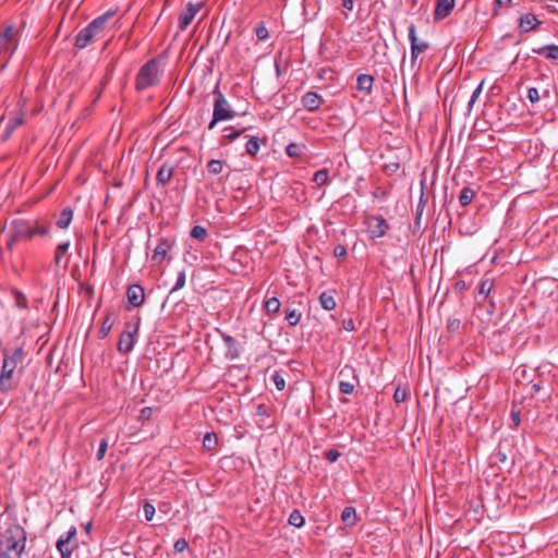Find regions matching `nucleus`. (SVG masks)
I'll use <instances>...</instances> for the list:
<instances>
[{
    "mask_svg": "<svg viewBox=\"0 0 558 558\" xmlns=\"http://www.w3.org/2000/svg\"><path fill=\"white\" fill-rule=\"evenodd\" d=\"M143 511H144V514H145V519L147 521H151L154 515H155L156 509H155L153 504L145 502L144 506H143Z\"/></svg>",
    "mask_w": 558,
    "mask_h": 558,
    "instance_id": "obj_45",
    "label": "nucleus"
},
{
    "mask_svg": "<svg viewBox=\"0 0 558 558\" xmlns=\"http://www.w3.org/2000/svg\"><path fill=\"white\" fill-rule=\"evenodd\" d=\"M19 240H21V239L20 238H15V233L11 231V234H10L8 241H7L8 248L11 250Z\"/></svg>",
    "mask_w": 558,
    "mask_h": 558,
    "instance_id": "obj_55",
    "label": "nucleus"
},
{
    "mask_svg": "<svg viewBox=\"0 0 558 558\" xmlns=\"http://www.w3.org/2000/svg\"><path fill=\"white\" fill-rule=\"evenodd\" d=\"M90 527H92V522H88L85 526L87 533L89 532Z\"/></svg>",
    "mask_w": 558,
    "mask_h": 558,
    "instance_id": "obj_62",
    "label": "nucleus"
},
{
    "mask_svg": "<svg viewBox=\"0 0 558 558\" xmlns=\"http://www.w3.org/2000/svg\"><path fill=\"white\" fill-rule=\"evenodd\" d=\"M19 43V29L13 26H7L0 32V60L12 54Z\"/></svg>",
    "mask_w": 558,
    "mask_h": 558,
    "instance_id": "obj_6",
    "label": "nucleus"
},
{
    "mask_svg": "<svg viewBox=\"0 0 558 558\" xmlns=\"http://www.w3.org/2000/svg\"><path fill=\"white\" fill-rule=\"evenodd\" d=\"M323 102V97L316 92H307L301 98L302 106L311 112L317 111Z\"/></svg>",
    "mask_w": 558,
    "mask_h": 558,
    "instance_id": "obj_13",
    "label": "nucleus"
},
{
    "mask_svg": "<svg viewBox=\"0 0 558 558\" xmlns=\"http://www.w3.org/2000/svg\"><path fill=\"white\" fill-rule=\"evenodd\" d=\"M57 226L61 229H65L70 226V209L64 208L61 213L59 220L57 221Z\"/></svg>",
    "mask_w": 558,
    "mask_h": 558,
    "instance_id": "obj_40",
    "label": "nucleus"
},
{
    "mask_svg": "<svg viewBox=\"0 0 558 558\" xmlns=\"http://www.w3.org/2000/svg\"><path fill=\"white\" fill-rule=\"evenodd\" d=\"M75 534H76V530L74 527H72V532H71L72 538H74Z\"/></svg>",
    "mask_w": 558,
    "mask_h": 558,
    "instance_id": "obj_63",
    "label": "nucleus"
},
{
    "mask_svg": "<svg viewBox=\"0 0 558 558\" xmlns=\"http://www.w3.org/2000/svg\"><path fill=\"white\" fill-rule=\"evenodd\" d=\"M173 172H174V169L172 166H170L168 163H163L157 172V177H156L157 184L161 185V186H166L171 181V179L173 177Z\"/></svg>",
    "mask_w": 558,
    "mask_h": 558,
    "instance_id": "obj_19",
    "label": "nucleus"
},
{
    "mask_svg": "<svg viewBox=\"0 0 558 558\" xmlns=\"http://www.w3.org/2000/svg\"><path fill=\"white\" fill-rule=\"evenodd\" d=\"M483 86H484V81H482L477 87L473 90L472 95H471V98L469 100V104H468V111L470 112L474 106V104L476 102V100L478 99L480 95L482 94L483 92Z\"/></svg>",
    "mask_w": 558,
    "mask_h": 558,
    "instance_id": "obj_38",
    "label": "nucleus"
},
{
    "mask_svg": "<svg viewBox=\"0 0 558 558\" xmlns=\"http://www.w3.org/2000/svg\"><path fill=\"white\" fill-rule=\"evenodd\" d=\"M343 328L348 331H352L355 329L354 323L352 319L343 320Z\"/></svg>",
    "mask_w": 558,
    "mask_h": 558,
    "instance_id": "obj_58",
    "label": "nucleus"
},
{
    "mask_svg": "<svg viewBox=\"0 0 558 558\" xmlns=\"http://www.w3.org/2000/svg\"><path fill=\"white\" fill-rule=\"evenodd\" d=\"M511 3V0H495L494 13L497 14V8L502 5H508Z\"/></svg>",
    "mask_w": 558,
    "mask_h": 558,
    "instance_id": "obj_57",
    "label": "nucleus"
},
{
    "mask_svg": "<svg viewBox=\"0 0 558 558\" xmlns=\"http://www.w3.org/2000/svg\"><path fill=\"white\" fill-rule=\"evenodd\" d=\"M280 301L276 296H272L265 302L264 308L267 314L274 315L280 311Z\"/></svg>",
    "mask_w": 558,
    "mask_h": 558,
    "instance_id": "obj_31",
    "label": "nucleus"
},
{
    "mask_svg": "<svg viewBox=\"0 0 558 558\" xmlns=\"http://www.w3.org/2000/svg\"><path fill=\"white\" fill-rule=\"evenodd\" d=\"M185 284V272L184 271H180L178 274V277H177V281L173 286V288L171 289V291H177V290H180L184 287Z\"/></svg>",
    "mask_w": 558,
    "mask_h": 558,
    "instance_id": "obj_49",
    "label": "nucleus"
},
{
    "mask_svg": "<svg viewBox=\"0 0 558 558\" xmlns=\"http://www.w3.org/2000/svg\"><path fill=\"white\" fill-rule=\"evenodd\" d=\"M69 243L64 242L59 244L56 247L53 255L54 269L58 274H62L63 276L66 274L68 266L70 263Z\"/></svg>",
    "mask_w": 558,
    "mask_h": 558,
    "instance_id": "obj_9",
    "label": "nucleus"
},
{
    "mask_svg": "<svg viewBox=\"0 0 558 558\" xmlns=\"http://www.w3.org/2000/svg\"><path fill=\"white\" fill-rule=\"evenodd\" d=\"M527 99L532 102V104H536L541 99V96H539V93H538V89L536 87H530L527 89Z\"/></svg>",
    "mask_w": 558,
    "mask_h": 558,
    "instance_id": "obj_47",
    "label": "nucleus"
},
{
    "mask_svg": "<svg viewBox=\"0 0 558 558\" xmlns=\"http://www.w3.org/2000/svg\"><path fill=\"white\" fill-rule=\"evenodd\" d=\"M533 53L545 57L549 60H558V45L550 44L532 49Z\"/></svg>",
    "mask_w": 558,
    "mask_h": 558,
    "instance_id": "obj_20",
    "label": "nucleus"
},
{
    "mask_svg": "<svg viewBox=\"0 0 558 558\" xmlns=\"http://www.w3.org/2000/svg\"><path fill=\"white\" fill-rule=\"evenodd\" d=\"M202 8H203V3L190 2L186 5L185 10L183 12H181L178 17L179 28L181 31H185L189 27V25L192 23V21L194 20L195 15L201 11Z\"/></svg>",
    "mask_w": 558,
    "mask_h": 558,
    "instance_id": "obj_12",
    "label": "nucleus"
},
{
    "mask_svg": "<svg viewBox=\"0 0 558 558\" xmlns=\"http://www.w3.org/2000/svg\"><path fill=\"white\" fill-rule=\"evenodd\" d=\"M116 14L114 11H107L97 16L86 27H84L75 37V47L86 48L92 40L105 28L106 23Z\"/></svg>",
    "mask_w": 558,
    "mask_h": 558,
    "instance_id": "obj_2",
    "label": "nucleus"
},
{
    "mask_svg": "<svg viewBox=\"0 0 558 558\" xmlns=\"http://www.w3.org/2000/svg\"><path fill=\"white\" fill-rule=\"evenodd\" d=\"M347 247L344 245L338 244L333 247V255L339 258H344L347 256Z\"/></svg>",
    "mask_w": 558,
    "mask_h": 558,
    "instance_id": "obj_52",
    "label": "nucleus"
},
{
    "mask_svg": "<svg viewBox=\"0 0 558 558\" xmlns=\"http://www.w3.org/2000/svg\"><path fill=\"white\" fill-rule=\"evenodd\" d=\"M399 169H400V163L396 160L386 162L384 165V171L389 174L396 173Z\"/></svg>",
    "mask_w": 558,
    "mask_h": 558,
    "instance_id": "obj_46",
    "label": "nucleus"
},
{
    "mask_svg": "<svg viewBox=\"0 0 558 558\" xmlns=\"http://www.w3.org/2000/svg\"><path fill=\"white\" fill-rule=\"evenodd\" d=\"M112 326H113V320L111 318V314L110 313H107L104 320H102V324H101V327L99 329V338L100 339H104L108 336V333L110 332V330L112 329Z\"/></svg>",
    "mask_w": 558,
    "mask_h": 558,
    "instance_id": "obj_29",
    "label": "nucleus"
},
{
    "mask_svg": "<svg viewBox=\"0 0 558 558\" xmlns=\"http://www.w3.org/2000/svg\"><path fill=\"white\" fill-rule=\"evenodd\" d=\"M336 291H324L319 295V304L325 311H332L336 308V300H335Z\"/></svg>",
    "mask_w": 558,
    "mask_h": 558,
    "instance_id": "obj_21",
    "label": "nucleus"
},
{
    "mask_svg": "<svg viewBox=\"0 0 558 558\" xmlns=\"http://www.w3.org/2000/svg\"><path fill=\"white\" fill-rule=\"evenodd\" d=\"M339 390L343 395H351L354 390V385L349 381H340Z\"/></svg>",
    "mask_w": 558,
    "mask_h": 558,
    "instance_id": "obj_48",
    "label": "nucleus"
},
{
    "mask_svg": "<svg viewBox=\"0 0 558 558\" xmlns=\"http://www.w3.org/2000/svg\"><path fill=\"white\" fill-rule=\"evenodd\" d=\"M140 323L126 324L125 330L121 333L118 341V351L121 353H129L133 350L134 338L138 332Z\"/></svg>",
    "mask_w": 558,
    "mask_h": 558,
    "instance_id": "obj_8",
    "label": "nucleus"
},
{
    "mask_svg": "<svg viewBox=\"0 0 558 558\" xmlns=\"http://www.w3.org/2000/svg\"><path fill=\"white\" fill-rule=\"evenodd\" d=\"M357 89L369 95L374 85V77L369 74H360L356 80Z\"/></svg>",
    "mask_w": 558,
    "mask_h": 558,
    "instance_id": "obj_22",
    "label": "nucleus"
},
{
    "mask_svg": "<svg viewBox=\"0 0 558 558\" xmlns=\"http://www.w3.org/2000/svg\"><path fill=\"white\" fill-rule=\"evenodd\" d=\"M341 4L343 8H345L349 11H352L353 7H354L353 0H342Z\"/></svg>",
    "mask_w": 558,
    "mask_h": 558,
    "instance_id": "obj_59",
    "label": "nucleus"
},
{
    "mask_svg": "<svg viewBox=\"0 0 558 558\" xmlns=\"http://www.w3.org/2000/svg\"><path fill=\"white\" fill-rule=\"evenodd\" d=\"M32 222L33 236L46 235L49 231V225L41 219H35Z\"/></svg>",
    "mask_w": 558,
    "mask_h": 558,
    "instance_id": "obj_25",
    "label": "nucleus"
},
{
    "mask_svg": "<svg viewBox=\"0 0 558 558\" xmlns=\"http://www.w3.org/2000/svg\"><path fill=\"white\" fill-rule=\"evenodd\" d=\"M56 547L61 558H70V531L60 536Z\"/></svg>",
    "mask_w": 558,
    "mask_h": 558,
    "instance_id": "obj_23",
    "label": "nucleus"
},
{
    "mask_svg": "<svg viewBox=\"0 0 558 558\" xmlns=\"http://www.w3.org/2000/svg\"><path fill=\"white\" fill-rule=\"evenodd\" d=\"M85 114H89V108L84 109Z\"/></svg>",
    "mask_w": 558,
    "mask_h": 558,
    "instance_id": "obj_64",
    "label": "nucleus"
},
{
    "mask_svg": "<svg viewBox=\"0 0 558 558\" xmlns=\"http://www.w3.org/2000/svg\"><path fill=\"white\" fill-rule=\"evenodd\" d=\"M341 520L348 525H354L357 521L355 509L353 507H345L342 511Z\"/></svg>",
    "mask_w": 558,
    "mask_h": 558,
    "instance_id": "obj_28",
    "label": "nucleus"
},
{
    "mask_svg": "<svg viewBox=\"0 0 558 558\" xmlns=\"http://www.w3.org/2000/svg\"><path fill=\"white\" fill-rule=\"evenodd\" d=\"M107 447H108V441L107 439H102L99 444V447H98V450H97V453H96V458L98 461L102 460L105 454H106V451H107Z\"/></svg>",
    "mask_w": 558,
    "mask_h": 558,
    "instance_id": "obj_50",
    "label": "nucleus"
},
{
    "mask_svg": "<svg viewBox=\"0 0 558 558\" xmlns=\"http://www.w3.org/2000/svg\"><path fill=\"white\" fill-rule=\"evenodd\" d=\"M255 34L258 40H266L269 36L268 29L264 23L256 26Z\"/></svg>",
    "mask_w": 558,
    "mask_h": 558,
    "instance_id": "obj_44",
    "label": "nucleus"
},
{
    "mask_svg": "<svg viewBox=\"0 0 558 558\" xmlns=\"http://www.w3.org/2000/svg\"><path fill=\"white\" fill-rule=\"evenodd\" d=\"M284 373L286 372L282 369H276L271 375V380L279 391H282L286 388Z\"/></svg>",
    "mask_w": 558,
    "mask_h": 558,
    "instance_id": "obj_30",
    "label": "nucleus"
},
{
    "mask_svg": "<svg viewBox=\"0 0 558 558\" xmlns=\"http://www.w3.org/2000/svg\"><path fill=\"white\" fill-rule=\"evenodd\" d=\"M213 95L214 99V109H213V120L208 124V129L213 130L217 122L231 120L235 117V112L231 109L230 104L226 99L225 95L219 88V83L216 84Z\"/></svg>",
    "mask_w": 558,
    "mask_h": 558,
    "instance_id": "obj_3",
    "label": "nucleus"
},
{
    "mask_svg": "<svg viewBox=\"0 0 558 558\" xmlns=\"http://www.w3.org/2000/svg\"><path fill=\"white\" fill-rule=\"evenodd\" d=\"M208 235L206 228L202 226H194L191 230V236L198 241H204Z\"/></svg>",
    "mask_w": 558,
    "mask_h": 558,
    "instance_id": "obj_37",
    "label": "nucleus"
},
{
    "mask_svg": "<svg viewBox=\"0 0 558 558\" xmlns=\"http://www.w3.org/2000/svg\"><path fill=\"white\" fill-rule=\"evenodd\" d=\"M367 230L372 239L383 238L389 230V225L381 216H372L367 219Z\"/></svg>",
    "mask_w": 558,
    "mask_h": 558,
    "instance_id": "obj_10",
    "label": "nucleus"
},
{
    "mask_svg": "<svg viewBox=\"0 0 558 558\" xmlns=\"http://www.w3.org/2000/svg\"><path fill=\"white\" fill-rule=\"evenodd\" d=\"M304 149H305L304 144L290 143L286 147V154L291 158H300L303 155Z\"/></svg>",
    "mask_w": 558,
    "mask_h": 558,
    "instance_id": "obj_27",
    "label": "nucleus"
},
{
    "mask_svg": "<svg viewBox=\"0 0 558 558\" xmlns=\"http://www.w3.org/2000/svg\"><path fill=\"white\" fill-rule=\"evenodd\" d=\"M340 457V452L336 449H330L328 451H326L325 453V458L329 461V462H336Z\"/></svg>",
    "mask_w": 558,
    "mask_h": 558,
    "instance_id": "obj_53",
    "label": "nucleus"
},
{
    "mask_svg": "<svg viewBox=\"0 0 558 558\" xmlns=\"http://www.w3.org/2000/svg\"><path fill=\"white\" fill-rule=\"evenodd\" d=\"M159 62L156 59L148 60L143 64L135 78V87L137 90H145L153 87L159 82Z\"/></svg>",
    "mask_w": 558,
    "mask_h": 558,
    "instance_id": "obj_4",
    "label": "nucleus"
},
{
    "mask_svg": "<svg viewBox=\"0 0 558 558\" xmlns=\"http://www.w3.org/2000/svg\"><path fill=\"white\" fill-rule=\"evenodd\" d=\"M539 389H541V386L538 384H534L531 387V390L533 393H536L537 391H539Z\"/></svg>",
    "mask_w": 558,
    "mask_h": 558,
    "instance_id": "obj_60",
    "label": "nucleus"
},
{
    "mask_svg": "<svg viewBox=\"0 0 558 558\" xmlns=\"http://www.w3.org/2000/svg\"><path fill=\"white\" fill-rule=\"evenodd\" d=\"M329 181V172L327 169H320L314 173L313 182L317 185L327 184Z\"/></svg>",
    "mask_w": 558,
    "mask_h": 558,
    "instance_id": "obj_36",
    "label": "nucleus"
},
{
    "mask_svg": "<svg viewBox=\"0 0 558 558\" xmlns=\"http://www.w3.org/2000/svg\"><path fill=\"white\" fill-rule=\"evenodd\" d=\"M286 319L290 326H295L300 323L301 314L298 313L295 310H291L287 312Z\"/></svg>",
    "mask_w": 558,
    "mask_h": 558,
    "instance_id": "obj_43",
    "label": "nucleus"
},
{
    "mask_svg": "<svg viewBox=\"0 0 558 558\" xmlns=\"http://www.w3.org/2000/svg\"><path fill=\"white\" fill-rule=\"evenodd\" d=\"M252 129V126L243 128L241 130L235 131L233 126L226 128L223 131L226 132L225 138L229 142H233L239 138L244 132Z\"/></svg>",
    "mask_w": 558,
    "mask_h": 558,
    "instance_id": "obj_33",
    "label": "nucleus"
},
{
    "mask_svg": "<svg viewBox=\"0 0 558 558\" xmlns=\"http://www.w3.org/2000/svg\"><path fill=\"white\" fill-rule=\"evenodd\" d=\"M408 389L407 388H403V387H398L396 390H395V393H393V400L396 403H402L404 402L407 399H408Z\"/></svg>",
    "mask_w": 558,
    "mask_h": 558,
    "instance_id": "obj_42",
    "label": "nucleus"
},
{
    "mask_svg": "<svg viewBox=\"0 0 558 558\" xmlns=\"http://www.w3.org/2000/svg\"><path fill=\"white\" fill-rule=\"evenodd\" d=\"M475 192L470 186H464L459 195V203L461 206L465 207L470 205L474 198Z\"/></svg>",
    "mask_w": 558,
    "mask_h": 558,
    "instance_id": "obj_26",
    "label": "nucleus"
},
{
    "mask_svg": "<svg viewBox=\"0 0 558 558\" xmlns=\"http://www.w3.org/2000/svg\"><path fill=\"white\" fill-rule=\"evenodd\" d=\"M11 231L15 233V238L21 240L33 238L32 222L28 220L12 221Z\"/></svg>",
    "mask_w": 558,
    "mask_h": 558,
    "instance_id": "obj_14",
    "label": "nucleus"
},
{
    "mask_svg": "<svg viewBox=\"0 0 558 558\" xmlns=\"http://www.w3.org/2000/svg\"><path fill=\"white\" fill-rule=\"evenodd\" d=\"M22 123H23V118L20 114H16L14 118L10 119V121L7 125V136H9Z\"/></svg>",
    "mask_w": 558,
    "mask_h": 558,
    "instance_id": "obj_41",
    "label": "nucleus"
},
{
    "mask_svg": "<svg viewBox=\"0 0 558 558\" xmlns=\"http://www.w3.org/2000/svg\"><path fill=\"white\" fill-rule=\"evenodd\" d=\"M126 298L133 307L141 306L145 300L144 288L140 284H131L126 290Z\"/></svg>",
    "mask_w": 558,
    "mask_h": 558,
    "instance_id": "obj_15",
    "label": "nucleus"
},
{
    "mask_svg": "<svg viewBox=\"0 0 558 558\" xmlns=\"http://www.w3.org/2000/svg\"><path fill=\"white\" fill-rule=\"evenodd\" d=\"M494 287V280L490 278H485L481 281L478 294L482 295L484 299L488 296L492 289Z\"/></svg>",
    "mask_w": 558,
    "mask_h": 558,
    "instance_id": "obj_34",
    "label": "nucleus"
},
{
    "mask_svg": "<svg viewBox=\"0 0 558 558\" xmlns=\"http://www.w3.org/2000/svg\"><path fill=\"white\" fill-rule=\"evenodd\" d=\"M225 162L219 159H211L207 163V170L211 174H219L223 170Z\"/></svg>",
    "mask_w": 558,
    "mask_h": 558,
    "instance_id": "obj_35",
    "label": "nucleus"
},
{
    "mask_svg": "<svg viewBox=\"0 0 558 558\" xmlns=\"http://www.w3.org/2000/svg\"><path fill=\"white\" fill-rule=\"evenodd\" d=\"M409 40L411 46L410 62L411 68H420L421 62H417L420 54L424 53L428 48L429 44L425 40H420L416 36V27L414 24L409 26Z\"/></svg>",
    "mask_w": 558,
    "mask_h": 558,
    "instance_id": "obj_7",
    "label": "nucleus"
},
{
    "mask_svg": "<svg viewBox=\"0 0 558 558\" xmlns=\"http://www.w3.org/2000/svg\"><path fill=\"white\" fill-rule=\"evenodd\" d=\"M510 415H511V420H512L514 427H518L521 422L519 411L512 410Z\"/></svg>",
    "mask_w": 558,
    "mask_h": 558,
    "instance_id": "obj_56",
    "label": "nucleus"
},
{
    "mask_svg": "<svg viewBox=\"0 0 558 558\" xmlns=\"http://www.w3.org/2000/svg\"><path fill=\"white\" fill-rule=\"evenodd\" d=\"M265 411L263 409V405H258L257 413L263 414Z\"/></svg>",
    "mask_w": 558,
    "mask_h": 558,
    "instance_id": "obj_61",
    "label": "nucleus"
},
{
    "mask_svg": "<svg viewBox=\"0 0 558 558\" xmlns=\"http://www.w3.org/2000/svg\"><path fill=\"white\" fill-rule=\"evenodd\" d=\"M218 445V436L215 433H206L203 438V447L206 450H214Z\"/></svg>",
    "mask_w": 558,
    "mask_h": 558,
    "instance_id": "obj_32",
    "label": "nucleus"
},
{
    "mask_svg": "<svg viewBox=\"0 0 558 558\" xmlns=\"http://www.w3.org/2000/svg\"><path fill=\"white\" fill-rule=\"evenodd\" d=\"M153 415V409L150 407H145L140 412V420L146 421L149 420Z\"/></svg>",
    "mask_w": 558,
    "mask_h": 558,
    "instance_id": "obj_54",
    "label": "nucleus"
},
{
    "mask_svg": "<svg viewBox=\"0 0 558 558\" xmlns=\"http://www.w3.org/2000/svg\"><path fill=\"white\" fill-rule=\"evenodd\" d=\"M454 8V0H437L434 11L435 20L446 19Z\"/></svg>",
    "mask_w": 558,
    "mask_h": 558,
    "instance_id": "obj_17",
    "label": "nucleus"
},
{
    "mask_svg": "<svg viewBox=\"0 0 558 558\" xmlns=\"http://www.w3.org/2000/svg\"><path fill=\"white\" fill-rule=\"evenodd\" d=\"M170 247H171V244L169 243V241L166 240L165 238H160L158 241V244L156 245V247L153 252L151 259L157 264L162 263L165 260Z\"/></svg>",
    "mask_w": 558,
    "mask_h": 558,
    "instance_id": "obj_18",
    "label": "nucleus"
},
{
    "mask_svg": "<svg viewBox=\"0 0 558 558\" xmlns=\"http://www.w3.org/2000/svg\"><path fill=\"white\" fill-rule=\"evenodd\" d=\"M266 142V138L262 141L258 136H251L245 144V153L251 157H256L260 149V143Z\"/></svg>",
    "mask_w": 558,
    "mask_h": 558,
    "instance_id": "obj_24",
    "label": "nucleus"
},
{
    "mask_svg": "<svg viewBox=\"0 0 558 558\" xmlns=\"http://www.w3.org/2000/svg\"><path fill=\"white\" fill-rule=\"evenodd\" d=\"M542 22L531 13H524L519 19V31L523 34L536 29Z\"/></svg>",
    "mask_w": 558,
    "mask_h": 558,
    "instance_id": "obj_16",
    "label": "nucleus"
},
{
    "mask_svg": "<svg viewBox=\"0 0 558 558\" xmlns=\"http://www.w3.org/2000/svg\"><path fill=\"white\" fill-rule=\"evenodd\" d=\"M217 332L220 335L226 351H225V357L229 361H234L240 357V349L238 341L230 335L226 333L221 329L217 328Z\"/></svg>",
    "mask_w": 558,
    "mask_h": 558,
    "instance_id": "obj_11",
    "label": "nucleus"
},
{
    "mask_svg": "<svg viewBox=\"0 0 558 558\" xmlns=\"http://www.w3.org/2000/svg\"><path fill=\"white\" fill-rule=\"evenodd\" d=\"M187 547H189V544L185 538L177 539L173 545V549L177 553H183Z\"/></svg>",
    "mask_w": 558,
    "mask_h": 558,
    "instance_id": "obj_51",
    "label": "nucleus"
},
{
    "mask_svg": "<svg viewBox=\"0 0 558 558\" xmlns=\"http://www.w3.org/2000/svg\"><path fill=\"white\" fill-rule=\"evenodd\" d=\"M26 534L22 526L8 527L0 539V558H21L25 549Z\"/></svg>",
    "mask_w": 558,
    "mask_h": 558,
    "instance_id": "obj_1",
    "label": "nucleus"
},
{
    "mask_svg": "<svg viewBox=\"0 0 558 558\" xmlns=\"http://www.w3.org/2000/svg\"><path fill=\"white\" fill-rule=\"evenodd\" d=\"M22 361V350L17 349L13 352L12 355L5 356L3 359L2 368L0 373V390L8 391L13 386V375Z\"/></svg>",
    "mask_w": 558,
    "mask_h": 558,
    "instance_id": "obj_5",
    "label": "nucleus"
},
{
    "mask_svg": "<svg viewBox=\"0 0 558 558\" xmlns=\"http://www.w3.org/2000/svg\"><path fill=\"white\" fill-rule=\"evenodd\" d=\"M288 522H289V524H291L295 527H301L304 524V518L298 510H294L290 514Z\"/></svg>",
    "mask_w": 558,
    "mask_h": 558,
    "instance_id": "obj_39",
    "label": "nucleus"
}]
</instances>
